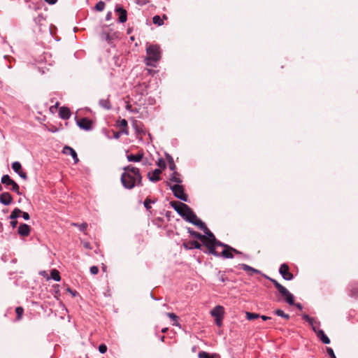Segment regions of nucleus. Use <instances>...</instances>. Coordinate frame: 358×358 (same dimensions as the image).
<instances>
[{
	"mask_svg": "<svg viewBox=\"0 0 358 358\" xmlns=\"http://www.w3.org/2000/svg\"><path fill=\"white\" fill-rule=\"evenodd\" d=\"M99 105L105 109L109 110L111 108V104L108 99H103L99 101Z\"/></svg>",
	"mask_w": 358,
	"mask_h": 358,
	"instance_id": "22",
	"label": "nucleus"
},
{
	"mask_svg": "<svg viewBox=\"0 0 358 358\" xmlns=\"http://www.w3.org/2000/svg\"><path fill=\"white\" fill-rule=\"evenodd\" d=\"M227 249H229L232 252V253L234 252L236 254H241V252L238 250L231 246H227Z\"/></svg>",
	"mask_w": 358,
	"mask_h": 358,
	"instance_id": "57",
	"label": "nucleus"
},
{
	"mask_svg": "<svg viewBox=\"0 0 358 358\" xmlns=\"http://www.w3.org/2000/svg\"><path fill=\"white\" fill-rule=\"evenodd\" d=\"M279 272L286 280H290L293 278V275L289 272V268L286 264H282L280 266Z\"/></svg>",
	"mask_w": 358,
	"mask_h": 358,
	"instance_id": "7",
	"label": "nucleus"
},
{
	"mask_svg": "<svg viewBox=\"0 0 358 358\" xmlns=\"http://www.w3.org/2000/svg\"><path fill=\"white\" fill-rule=\"evenodd\" d=\"M122 134L121 132V131H114L113 132V137L115 138V139H118L120 137V134Z\"/></svg>",
	"mask_w": 358,
	"mask_h": 358,
	"instance_id": "54",
	"label": "nucleus"
},
{
	"mask_svg": "<svg viewBox=\"0 0 358 358\" xmlns=\"http://www.w3.org/2000/svg\"><path fill=\"white\" fill-rule=\"evenodd\" d=\"M117 126L120 129L122 134H128L127 121L125 119L117 121Z\"/></svg>",
	"mask_w": 358,
	"mask_h": 358,
	"instance_id": "19",
	"label": "nucleus"
},
{
	"mask_svg": "<svg viewBox=\"0 0 358 358\" xmlns=\"http://www.w3.org/2000/svg\"><path fill=\"white\" fill-rule=\"evenodd\" d=\"M17 224V221L16 220V219L15 220H11L10 221V225L13 228H15Z\"/></svg>",
	"mask_w": 358,
	"mask_h": 358,
	"instance_id": "58",
	"label": "nucleus"
},
{
	"mask_svg": "<svg viewBox=\"0 0 358 358\" xmlns=\"http://www.w3.org/2000/svg\"><path fill=\"white\" fill-rule=\"evenodd\" d=\"M184 208H185V207ZM186 210H187V213H186V215L184 216V219L186 221L199 227L200 224L199 222H202V221L197 217L196 215L193 212L190 207H186Z\"/></svg>",
	"mask_w": 358,
	"mask_h": 358,
	"instance_id": "4",
	"label": "nucleus"
},
{
	"mask_svg": "<svg viewBox=\"0 0 358 358\" xmlns=\"http://www.w3.org/2000/svg\"><path fill=\"white\" fill-rule=\"evenodd\" d=\"M199 226L198 227L200 229L203 230L204 232L206 237L209 238H213V241H215V235L209 230V229L206 227L204 222H199Z\"/></svg>",
	"mask_w": 358,
	"mask_h": 358,
	"instance_id": "15",
	"label": "nucleus"
},
{
	"mask_svg": "<svg viewBox=\"0 0 358 358\" xmlns=\"http://www.w3.org/2000/svg\"><path fill=\"white\" fill-rule=\"evenodd\" d=\"M121 176L122 185L127 189H133L136 185L142 186V176L138 168L129 165L123 168Z\"/></svg>",
	"mask_w": 358,
	"mask_h": 358,
	"instance_id": "1",
	"label": "nucleus"
},
{
	"mask_svg": "<svg viewBox=\"0 0 358 358\" xmlns=\"http://www.w3.org/2000/svg\"><path fill=\"white\" fill-rule=\"evenodd\" d=\"M226 279H227V278H226L225 275H224V274L221 275L220 277V280L223 282H225Z\"/></svg>",
	"mask_w": 358,
	"mask_h": 358,
	"instance_id": "62",
	"label": "nucleus"
},
{
	"mask_svg": "<svg viewBox=\"0 0 358 358\" xmlns=\"http://www.w3.org/2000/svg\"><path fill=\"white\" fill-rule=\"evenodd\" d=\"M102 38L108 42L111 40V37L108 33H103Z\"/></svg>",
	"mask_w": 358,
	"mask_h": 358,
	"instance_id": "50",
	"label": "nucleus"
},
{
	"mask_svg": "<svg viewBox=\"0 0 358 358\" xmlns=\"http://www.w3.org/2000/svg\"><path fill=\"white\" fill-rule=\"evenodd\" d=\"M313 330L316 334L317 336L320 338V340L324 344H329L330 339L328 336L324 334V331L322 329H317L315 327H313Z\"/></svg>",
	"mask_w": 358,
	"mask_h": 358,
	"instance_id": "9",
	"label": "nucleus"
},
{
	"mask_svg": "<svg viewBox=\"0 0 358 358\" xmlns=\"http://www.w3.org/2000/svg\"><path fill=\"white\" fill-rule=\"evenodd\" d=\"M18 175L24 180H27V173L25 172H23L22 171H21L20 173H18Z\"/></svg>",
	"mask_w": 358,
	"mask_h": 358,
	"instance_id": "55",
	"label": "nucleus"
},
{
	"mask_svg": "<svg viewBox=\"0 0 358 358\" xmlns=\"http://www.w3.org/2000/svg\"><path fill=\"white\" fill-rule=\"evenodd\" d=\"M1 182L6 185H11L12 191L16 192L17 194H21L19 185L13 180H12L8 175H4L2 176Z\"/></svg>",
	"mask_w": 358,
	"mask_h": 358,
	"instance_id": "5",
	"label": "nucleus"
},
{
	"mask_svg": "<svg viewBox=\"0 0 358 358\" xmlns=\"http://www.w3.org/2000/svg\"><path fill=\"white\" fill-rule=\"evenodd\" d=\"M259 317H261V318H262L263 320H264V321H266V320H267L271 319V317H268V316H266V315H262V316H260Z\"/></svg>",
	"mask_w": 358,
	"mask_h": 358,
	"instance_id": "63",
	"label": "nucleus"
},
{
	"mask_svg": "<svg viewBox=\"0 0 358 358\" xmlns=\"http://www.w3.org/2000/svg\"><path fill=\"white\" fill-rule=\"evenodd\" d=\"M182 245H183L184 248L186 250H192L194 248L199 249V250L201 249V244L199 243L196 241H187V242H184L182 243Z\"/></svg>",
	"mask_w": 358,
	"mask_h": 358,
	"instance_id": "10",
	"label": "nucleus"
},
{
	"mask_svg": "<svg viewBox=\"0 0 358 358\" xmlns=\"http://www.w3.org/2000/svg\"><path fill=\"white\" fill-rule=\"evenodd\" d=\"M183 203L176 201H173L170 202V205L174 208V210L179 213L181 211L182 206L178 204H182Z\"/></svg>",
	"mask_w": 358,
	"mask_h": 358,
	"instance_id": "26",
	"label": "nucleus"
},
{
	"mask_svg": "<svg viewBox=\"0 0 358 358\" xmlns=\"http://www.w3.org/2000/svg\"><path fill=\"white\" fill-rule=\"evenodd\" d=\"M274 313L278 316L282 317L286 320L289 319V315L288 314L285 313L284 311L280 309L275 310Z\"/></svg>",
	"mask_w": 358,
	"mask_h": 358,
	"instance_id": "34",
	"label": "nucleus"
},
{
	"mask_svg": "<svg viewBox=\"0 0 358 358\" xmlns=\"http://www.w3.org/2000/svg\"><path fill=\"white\" fill-rule=\"evenodd\" d=\"M214 245L215 247L216 246L224 247V248H227V246H229L228 245H226V244L220 242V241L217 240L216 238H215V241Z\"/></svg>",
	"mask_w": 358,
	"mask_h": 358,
	"instance_id": "46",
	"label": "nucleus"
},
{
	"mask_svg": "<svg viewBox=\"0 0 358 358\" xmlns=\"http://www.w3.org/2000/svg\"><path fill=\"white\" fill-rule=\"evenodd\" d=\"M278 290L281 296L285 298L287 303H288L289 305L294 304V296L284 286L282 285L278 289Z\"/></svg>",
	"mask_w": 358,
	"mask_h": 358,
	"instance_id": "6",
	"label": "nucleus"
},
{
	"mask_svg": "<svg viewBox=\"0 0 358 358\" xmlns=\"http://www.w3.org/2000/svg\"><path fill=\"white\" fill-rule=\"evenodd\" d=\"M167 18H168V17H167V16H166V15H163V16H162V19H163V20H167Z\"/></svg>",
	"mask_w": 358,
	"mask_h": 358,
	"instance_id": "64",
	"label": "nucleus"
},
{
	"mask_svg": "<svg viewBox=\"0 0 358 358\" xmlns=\"http://www.w3.org/2000/svg\"><path fill=\"white\" fill-rule=\"evenodd\" d=\"M134 126L135 129H136V132H137L138 134H140V133H143V134H144V132H143V129H142L141 128H140V127H139V126L138 125V124H137V123H135Z\"/></svg>",
	"mask_w": 358,
	"mask_h": 358,
	"instance_id": "53",
	"label": "nucleus"
},
{
	"mask_svg": "<svg viewBox=\"0 0 358 358\" xmlns=\"http://www.w3.org/2000/svg\"><path fill=\"white\" fill-rule=\"evenodd\" d=\"M270 280L273 282L275 287L278 289L279 287L282 286L276 280L270 278Z\"/></svg>",
	"mask_w": 358,
	"mask_h": 358,
	"instance_id": "49",
	"label": "nucleus"
},
{
	"mask_svg": "<svg viewBox=\"0 0 358 358\" xmlns=\"http://www.w3.org/2000/svg\"><path fill=\"white\" fill-rule=\"evenodd\" d=\"M72 225L73 226H76L77 227L79 228V229L80 231H84L85 230H86L87 227V223H82V224H76V223H73Z\"/></svg>",
	"mask_w": 358,
	"mask_h": 358,
	"instance_id": "41",
	"label": "nucleus"
},
{
	"mask_svg": "<svg viewBox=\"0 0 358 358\" xmlns=\"http://www.w3.org/2000/svg\"><path fill=\"white\" fill-rule=\"evenodd\" d=\"M155 203L154 201H152L150 199L147 198L144 201V206L147 210H150L151 208L150 203Z\"/></svg>",
	"mask_w": 358,
	"mask_h": 358,
	"instance_id": "42",
	"label": "nucleus"
},
{
	"mask_svg": "<svg viewBox=\"0 0 358 358\" xmlns=\"http://www.w3.org/2000/svg\"><path fill=\"white\" fill-rule=\"evenodd\" d=\"M22 213V211L20 209L16 208L12 211L9 217L10 220H15Z\"/></svg>",
	"mask_w": 358,
	"mask_h": 358,
	"instance_id": "27",
	"label": "nucleus"
},
{
	"mask_svg": "<svg viewBox=\"0 0 358 358\" xmlns=\"http://www.w3.org/2000/svg\"><path fill=\"white\" fill-rule=\"evenodd\" d=\"M115 12L119 15L118 19H119L120 22L124 23L127 21V10L125 9L122 8V7H117L115 9Z\"/></svg>",
	"mask_w": 358,
	"mask_h": 358,
	"instance_id": "12",
	"label": "nucleus"
},
{
	"mask_svg": "<svg viewBox=\"0 0 358 358\" xmlns=\"http://www.w3.org/2000/svg\"><path fill=\"white\" fill-rule=\"evenodd\" d=\"M50 275H51V278L53 280H55V281H59L61 279L59 272L56 269L52 270V271L50 273Z\"/></svg>",
	"mask_w": 358,
	"mask_h": 358,
	"instance_id": "31",
	"label": "nucleus"
},
{
	"mask_svg": "<svg viewBox=\"0 0 358 358\" xmlns=\"http://www.w3.org/2000/svg\"><path fill=\"white\" fill-rule=\"evenodd\" d=\"M225 258H233L234 255L232 252L229 249L224 248V250L222 252L221 255Z\"/></svg>",
	"mask_w": 358,
	"mask_h": 358,
	"instance_id": "32",
	"label": "nucleus"
},
{
	"mask_svg": "<svg viewBox=\"0 0 358 358\" xmlns=\"http://www.w3.org/2000/svg\"><path fill=\"white\" fill-rule=\"evenodd\" d=\"M99 350L101 354H103L107 351V346L105 344H101L99 347Z\"/></svg>",
	"mask_w": 358,
	"mask_h": 358,
	"instance_id": "47",
	"label": "nucleus"
},
{
	"mask_svg": "<svg viewBox=\"0 0 358 358\" xmlns=\"http://www.w3.org/2000/svg\"><path fill=\"white\" fill-rule=\"evenodd\" d=\"M162 173V171L159 169H155L152 173H148V177L149 180L152 182H157L159 181L160 178V174Z\"/></svg>",
	"mask_w": 358,
	"mask_h": 358,
	"instance_id": "11",
	"label": "nucleus"
},
{
	"mask_svg": "<svg viewBox=\"0 0 358 358\" xmlns=\"http://www.w3.org/2000/svg\"><path fill=\"white\" fill-rule=\"evenodd\" d=\"M327 352L330 356L331 358H336L334 352L332 348L327 347Z\"/></svg>",
	"mask_w": 358,
	"mask_h": 358,
	"instance_id": "44",
	"label": "nucleus"
},
{
	"mask_svg": "<svg viewBox=\"0 0 358 358\" xmlns=\"http://www.w3.org/2000/svg\"><path fill=\"white\" fill-rule=\"evenodd\" d=\"M21 214L22 215V217H23V218H24V220H29L30 217H29V213H27V212H22Z\"/></svg>",
	"mask_w": 358,
	"mask_h": 358,
	"instance_id": "56",
	"label": "nucleus"
},
{
	"mask_svg": "<svg viewBox=\"0 0 358 358\" xmlns=\"http://www.w3.org/2000/svg\"><path fill=\"white\" fill-rule=\"evenodd\" d=\"M45 1L48 4L53 5L57 3V0H45Z\"/></svg>",
	"mask_w": 358,
	"mask_h": 358,
	"instance_id": "61",
	"label": "nucleus"
},
{
	"mask_svg": "<svg viewBox=\"0 0 358 358\" xmlns=\"http://www.w3.org/2000/svg\"><path fill=\"white\" fill-rule=\"evenodd\" d=\"M83 246L86 249H89V250L92 249V247H91L90 243L89 242H84L83 243Z\"/></svg>",
	"mask_w": 358,
	"mask_h": 358,
	"instance_id": "59",
	"label": "nucleus"
},
{
	"mask_svg": "<svg viewBox=\"0 0 358 358\" xmlns=\"http://www.w3.org/2000/svg\"><path fill=\"white\" fill-rule=\"evenodd\" d=\"M77 124L80 128L89 131L92 129V121L87 118H81L77 121Z\"/></svg>",
	"mask_w": 358,
	"mask_h": 358,
	"instance_id": "8",
	"label": "nucleus"
},
{
	"mask_svg": "<svg viewBox=\"0 0 358 358\" xmlns=\"http://www.w3.org/2000/svg\"><path fill=\"white\" fill-rule=\"evenodd\" d=\"M166 315L169 318H171L172 320H173L175 322L173 323V325H175V326H178L179 325L178 323V317L176 314H174L173 313H166Z\"/></svg>",
	"mask_w": 358,
	"mask_h": 358,
	"instance_id": "37",
	"label": "nucleus"
},
{
	"mask_svg": "<svg viewBox=\"0 0 358 358\" xmlns=\"http://www.w3.org/2000/svg\"><path fill=\"white\" fill-rule=\"evenodd\" d=\"M350 296L358 299V284L353 285L350 289Z\"/></svg>",
	"mask_w": 358,
	"mask_h": 358,
	"instance_id": "28",
	"label": "nucleus"
},
{
	"mask_svg": "<svg viewBox=\"0 0 358 358\" xmlns=\"http://www.w3.org/2000/svg\"><path fill=\"white\" fill-rule=\"evenodd\" d=\"M188 232L192 237L198 238L199 240L205 238L204 235H202L200 233L195 231L189 228H188Z\"/></svg>",
	"mask_w": 358,
	"mask_h": 358,
	"instance_id": "25",
	"label": "nucleus"
},
{
	"mask_svg": "<svg viewBox=\"0 0 358 358\" xmlns=\"http://www.w3.org/2000/svg\"><path fill=\"white\" fill-rule=\"evenodd\" d=\"M241 268L244 270L245 271L249 273L250 275L253 274V273H259V271L247 265V264H242L240 265Z\"/></svg>",
	"mask_w": 358,
	"mask_h": 358,
	"instance_id": "21",
	"label": "nucleus"
},
{
	"mask_svg": "<svg viewBox=\"0 0 358 358\" xmlns=\"http://www.w3.org/2000/svg\"><path fill=\"white\" fill-rule=\"evenodd\" d=\"M178 205L182 206L181 211H180V213L178 214L180 215H181L182 217H184V216L186 215V213H187L186 208H185L184 207H189V206L184 203L182 204H178Z\"/></svg>",
	"mask_w": 358,
	"mask_h": 358,
	"instance_id": "39",
	"label": "nucleus"
},
{
	"mask_svg": "<svg viewBox=\"0 0 358 358\" xmlns=\"http://www.w3.org/2000/svg\"><path fill=\"white\" fill-rule=\"evenodd\" d=\"M143 157V152H138L136 155H128L127 156L128 161L134 162H138L141 161Z\"/></svg>",
	"mask_w": 358,
	"mask_h": 358,
	"instance_id": "20",
	"label": "nucleus"
},
{
	"mask_svg": "<svg viewBox=\"0 0 358 358\" xmlns=\"http://www.w3.org/2000/svg\"><path fill=\"white\" fill-rule=\"evenodd\" d=\"M152 22L158 26L164 24L163 19H162L159 15H155L152 18Z\"/></svg>",
	"mask_w": 358,
	"mask_h": 358,
	"instance_id": "33",
	"label": "nucleus"
},
{
	"mask_svg": "<svg viewBox=\"0 0 358 358\" xmlns=\"http://www.w3.org/2000/svg\"><path fill=\"white\" fill-rule=\"evenodd\" d=\"M13 201V197L8 192H3L0 194V202L4 205H9Z\"/></svg>",
	"mask_w": 358,
	"mask_h": 358,
	"instance_id": "14",
	"label": "nucleus"
},
{
	"mask_svg": "<svg viewBox=\"0 0 358 358\" xmlns=\"http://www.w3.org/2000/svg\"><path fill=\"white\" fill-rule=\"evenodd\" d=\"M44 20L43 17L42 15H38V16L37 17L35 18V20L37 22H41V20Z\"/></svg>",
	"mask_w": 358,
	"mask_h": 358,
	"instance_id": "60",
	"label": "nucleus"
},
{
	"mask_svg": "<svg viewBox=\"0 0 358 358\" xmlns=\"http://www.w3.org/2000/svg\"><path fill=\"white\" fill-rule=\"evenodd\" d=\"M12 169L15 172H16L17 174L20 173V172L22 171V166L21 164L18 162H15L12 164Z\"/></svg>",
	"mask_w": 358,
	"mask_h": 358,
	"instance_id": "30",
	"label": "nucleus"
},
{
	"mask_svg": "<svg viewBox=\"0 0 358 358\" xmlns=\"http://www.w3.org/2000/svg\"><path fill=\"white\" fill-rule=\"evenodd\" d=\"M245 317L248 320H254L255 319L259 318L260 315L258 313L246 312Z\"/></svg>",
	"mask_w": 358,
	"mask_h": 358,
	"instance_id": "29",
	"label": "nucleus"
},
{
	"mask_svg": "<svg viewBox=\"0 0 358 358\" xmlns=\"http://www.w3.org/2000/svg\"><path fill=\"white\" fill-rule=\"evenodd\" d=\"M157 165L161 167V168H163V169H165L166 168V163L165 162L160 159H159L158 162H157Z\"/></svg>",
	"mask_w": 358,
	"mask_h": 358,
	"instance_id": "51",
	"label": "nucleus"
},
{
	"mask_svg": "<svg viewBox=\"0 0 358 358\" xmlns=\"http://www.w3.org/2000/svg\"><path fill=\"white\" fill-rule=\"evenodd\" d=\"M223 317L215 318V323L218 327H221L222 324Z\"/></svg>",
	"mask_w": 358,
	"mask_h": 358,
	"instance_id": "52",
	"label": "nucleus"
},
{
	"mask_svg": "<svg viewBox=\"0 0 358 358\" xmlns=\"http://www.w3.org/2000/svg\"><path fill=\"white\" fill-rule=\"evenodd\" d=\"M170 188L176 197L180 199L182 201H187L188 196L184 192V188L182 185L176 184L173 186H170Z\"/></svg>",
	"mask_w": 358,
	"mask_h": 358,
	"instance_id": "3",
	"label": "nucleus"
},
{
	"mask_svg": "<svg viewBox=\"0 0 358 358\" xmlns=\"http://www.w3.org/2000/svg\"><path fill=\"white\" fill-rule=\"evenodd\" d=\"M59 117L64 120H68L71 116L70 109L67 107L62 106L59 108Z\"/></svg>",
	"mask_w": 358,
	"mask_h": 358,
	"instance_id": "18",
	"label": "nucleus"
},
{
	"mask_svg": "<svg viewBox=\"0 0 358 358\" xmlns=\"http://www.w3.org/2000/svg\"><path fill=\"white\" fill-rule=\"evenodd\" d=\"M210 313L215 318L222 317L224 313V308L221 306H217L211 310Z\"/></svg>",
	"mask_w": 358,
	"mask_h": 358,
	"instance_id": "16",
	"label": "nucleus"
},
{
	"mask_svg": "<svg viewBox=\"0 0 358 358\" xmlns=\"http://www.w3.org/2000/svg\"><path fill=\"white\" fill-rule=\"evenodd\" d=\"M180 176L178 172L173 171L171 177L170 178V180L171 182H177L178 184H180L182 182V180L180 179Z\"/></svg>",
	"mask_w": 358,
	"mask_h": 358,
	"instance_id": "24",
	"label": "nucleus"
},
{
	"mask_svg": "<svg viewBox=\"0 0 358 358\" xmlns=\"http://www.w3.org/2000/svg\"><path fill=\"white\" fill-rule=\"evenodd\" d=\"M105 8V3L102 1H99L96 6L95 8L98 11H102Z\"/></svg>",
	"mask_w": 358,
	"mask_h": 358,
	"instance_id": "40",
	"label": "nucleus"
},
{
	"mask_svg": "<svg viewBox=\"0 0 358 358\" xmlns=\"http://www.w3.org/2000/svg\"><path fill=\"white\" fill-rule=\"evenodd\" d=\"M31 227L27 224H21L17 232L21 236H28L30 234Z\"/></svg>",
	"mask_w": 358,
	"mask_h": 358,
	"instance_id": "13",
	"label": "nucleus"
},
{
	"mask_svg": "<svg viewBox=\"0 0 358 358\" xmlns=\"http://www.w3.org/2000/svg\"><path fill=\"white\" fill-rule=\"evenodd\" d=\"M148 57L145 59L146 65L155 66V62H158L161 58L160 48L157 45H151L147 48Z\"/></svg>",
	"mask_w": 358,
	"mask_h": 358,
	"instance_id": "2",
	"label": "nucleus"
},
{
	"mask_svg": "<svg viewBox=\"0 0 358 358\" xmlns=\"http://www.w3.org/2000/svg\"><path fill=\"white\" fill-rule=\"evenodd\" d=\"M15 313H16V315H17V320H21V318L22 317V315H23V313H24L23 308L21 307V306L17 307L15 308Z\"/></svg>",
	"mask_w": 358,
	"mask_h": 358,
	"instance_id": "35",
	"label": "nucleus"
},
{
	"mask_svg": "<svg viewBox=\"0 0 358 358\" xmlns=\"http://www.w3.org/2000/svg\"><path fill=\"white\" fill-rule=\"evenodd\" d=\"M169 167L171 171H175V169L176 168V166L173 162V159L171 157H170V159L169 160Z\"/></svg>",
	"mask_w": 358,
	"mask_h": 358,
	"instance_id": "43",
	"label": "nucleus"
},
{
	"mask_svg": "<svg viewBox=\"0 0 358 358\" xmlns=\"http://www.w3.org/2000/svg\"><path fill=\"white\" fill-rule=\"evenodd\" d=\"M204 239H200V241L203 243V244L207 248L210 247V246H212V245H214V243H215V241H213V238H209L208 237H206V236H204Z\"/></svg>",
	"mask_w": 358,
	"mask_h": 358,
	"instance_id": "23",
	"label": "nucleus"
},
{
	"mask_svg": "<svg viewBox=\"0 0 358 358\" xmlns=\"http://www.w3.org/2000/svg\"><path fill=\"white\" fill-rule=\"evenodd\" d=\"M63 153L66 154V155H70V156H72V157L73 158V159L75 161V163H77L79 161L76 151L72 148H71L69 146L66 145L64 148Z\"/></svg>",
	"mask_w": 358,
	"mask_h": 358,
	"instance_id": "17",
	"label": "nucleus"
},
{
	"mask_svg": "<svg viewBox=\"0 0 358 358\" xmlns=\"http://www.w3.org/2000/svg\"><path fill=\"white\" fill-rule=\"evenodd\" d=\"M199 358H213L212 357L210 356V355L206 352H200L199 353Z\"/></svg>",
	"mask_w": 358,
	"mask_h": 358,
	"instance_id": "45",
	"label": "nucleus"
},
{
	"mask_svg": "<svg viewBox=\"0 0 358 358\" xmlns=\"http://www.w3.org/2000/svg\"><path fill=\"white\" fill-rule=\"evenodd\" d=\"M215 248L216 247L215 245L207 248L208 252L209 254L213 255L214 256L220 257V254L215 250Z\"/></svg>",
	"mask_w": 358,
	"mask_h": 358,
	"instance_id": "36",
	"label": "nucleus"
},
{
	"mask_svg": "<svg viewBox=\"0 0 358 358\" xmlns=\"http://www.w3.org/2000/svg\"><path fill=\"white\" fill-rule=\"evenodd\" d=\"M90 273L93 275H96L99 273V268L96 266H92L90 267Z\"/></svg>",
	"mask_w": 358,
	"mask_h": 358,
	"instance_id": "48",
	"label": "nucleus"
},
{
	"mask_svg": "<svg viewBox=\"0 0 358 358\" xmlns=\"http://www.w3.org/2000/svg\"><path fill=\"white\" fill-rule=\"evenodd\" d=\"M303 319L306 320L312 326V327H315L314 323L315 322V321L314 318L310 317L309 315L305 314L303 315Z\"/></svg>",
	"mask_w": 358,
	"mask_h": 358,
	"instance_id": "38",
	"label": "nucleus"
}]
</instances>
